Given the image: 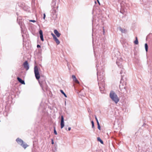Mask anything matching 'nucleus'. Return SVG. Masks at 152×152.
Wrapping results in <instances>:
<instances>
[{"label":"nucleus","mask_w":152,"mask_h":152,"mask_svg":"<svg viewBox=\"0 0 152 152\" xmlns=\"http://www.w3.org/2000/svg\"><path fill=\"white\" fill-rule=\"evenodd\" d=\"M34 72L35 77L37 79L39 80L40 78V75L39 72V69L38 67L35 66L34 67Z\"/></svg>","instance_id":"obj_2"},{"label":"nucleus","mask_w":152,"mask_h":152,"mask_svg":"<svg viewBox=\"0 0 152 152\" xmlns=\"http://www.w3.org/2000/svg\"><path fill=\"white\" fill-rule=\"evenodd\" d=\"M23 67L26 70L29 69V65L27 61H25L23 64Z\"/></svg>","instance_id":"obj_6"},{"label":"nucleus","mask_w":152,"mask_h":152,"mask_svg":"<svg viewBox=\"0 0 152 152\" xmlns=\"http://www.w3.org/2000/svg\"><path fill=\"white\" fill-rule=\"evenodd\" d=\"M95 119L96 121V122L97 123V124H99V121H98V120L97 119V118L95 116Z\"/></svg>","instance_id":"obj_22"},{"label":"nucleus","mask_w":152,"mask_h":152,"mask_svg":"<svg viewBox=\"0 0 152 152\" xmlns=\"http://www.w3.org/2000/svg\"><path fill=\"white\" fill-rule=\"evenodd\" d=\"M145 49L146 50V52H147L148 50V45L147 43H145Z\"/></svg>","instance_id":"obj_16"},{"label":"nucleus","mask_w":152,"mask_h":152,"mask_svg":"<svg viewBox=\"0 0 152 152\" xmlns=\"http://www.w3.org/2000/svg\"><path fill=\"white\" fill-rule=\"evenodd\" d=\"M134 43L135 44L137 45L138 44V41L137 38V37L135 38V40L134 42Z\"/></svg>","instance_id":"obj_14"},{"label":"nucleus","mask_w":152,"mask_h":152,"mask_svg":"<svg viewBox=\"0 0 152 152\" xmlns=\"http://www.w3.org/2000/svg\"><path fill=\"white\" fill-rule=\"evenodd\" d=\"M110 96L112 100L114 101L116 104L117 103L119 102V99L118 97L113 91H112L110 92Z\"/></svg>","instance_id":"obj_1"},{"label":"nucleus","mask_w":152,"mask_h":152,"mask_svg":"<svg viewBox=\"0 0 152 152\" xmlns=\"http://www.w3.org/2000/svg\"><path fill=\"white\" fill-rule=\"evenodd\" d=\"M97 75L98 76V81H99L100 80H101L102 79H101V77H99L100 76H99L98 72H97Z\"/></svg>","instance_id":"obj_18"},{"label":"nucleus","mask_w":152,"mask_h":152,"mask_svg":"<svg viewBox=\"0 0 152 152\" xmlns=\"http://www.w3.org/2000/svg\"><path fill=\"white\" fill-rule=\"evenodd\" d=\"M16 141L19 144H20L25 149L28 146L27 144L23 143V141L21 139L19 138H17L16 140Z\"/></svg>","instance_id":"obj_3"},{"label":"nucleus","mask_w":152,"mask_h":152,"mask_svg":"<svg viewBox=\"0 0 152 152\" xmlns=\"http://www.w3.org/2000/svg\"><path fill=\"white\" fill-rule=\"evenodd\" d=\"M117 64L118 65V66H119V65H118L117 63Z\"/></svg>","instance_id":"obj_34"},{"label":"nucleus","mask_w":152,"mask_h":152,"mask_svg":"<svg viewBox=\"0 0 152 152\" xmlns=\"http://www.w3.org/2000/svg\"><path fill=\"white\" fill-rule=\"evenodd\" d=\"M119 87L121 91H123L124 92L125 91L126 92V86H124V85L122 84L120 85Z\"/></svg>","instance_id":"obj_7"},{"label":"nucleus","mask_w":152,"mask_h":152,"mask_svg":"<svg viewBox=\"0 0 152 152\" xmlns=\"http://www.w3.org/2000/svg\"><path fill=\"white\" fill-rule=\"evenodd\" d=\"M91 124H92V127L93 128H94V124L93 121H91Z\"/></svg>","instance_id":"obj_21"},{"label":"nucleus","mask_w":152,"mask_h":152,"mask_svg":"<svg viewBox=\"0 0 152 152\" xmlns=\"http://www.w3.org/2000/svg\"><path fill=\"white\" fill-rule=\"evenodd\" d=\"M55 42H56V43L57 44V45L59 44L60 42L58 39L55 40Z\"/></svg>","instance_id":"obj_19"},{"label":"nucleus","mask_w":152,"mask_h":152,"mask_svg":"<svg viewBox=\"0 0 152 152\" xmlns=\"http://www.w3.org/2000/svg\"><path fill=\"white\" fill-rule=\"evenodd\" d=\"M82 91H81L80 92V93L81 92H82Z\"/></svg>","instance_id":"obj_33"},{"label":"nucleus","mask_w":152,"mask_h":152,"mask_svg":"<svg viewBox=\"0 0 152 152\" xmlns=\"http://www.w3.org/2000/svg\"><path fill=\"white\" fill-rule=\"evenodd\" d=\"M72 77L73 79V81H74L75 83H79L78 81L77 80L75 75H72Z\"/></svg>","instance_id":"obj_10"},{"label":"nucleus","mask_w":152,"mask_h":152,"mask_svg":"<svg viewBox=\"0 0 152 152\" xmlns=\"http://www.w3.org/2000/svg\"><path fill=\"white\" fill-rule=\"evenodd\" d=\"M97 125H98V128L99 129V130H100V124H97Z\"/></svg>","instance_id":"obj_23"},{"label":"nucleus","mask_w":152,"mask_h":152,"mask_svg":"<svg viewBox=\"0 0 152 152\" xmlns=\"http://www.w3.org/2000/svg\"><path fill=\"white\" fill-rule=\"evenodd\" d=\"M97 140L98 141H99L100 143L102 144L103 143V142L102 140L100 139V138L99 137H98L97 138Z\"/></svg>","instance_id":"obj_15"},{"label":"nucleus","mask_w":152,"mask_h":152,"mask_svg":"<svg viewBox=\"0 0 152 152\" xmlns=\"http://www.w3.org/2000/svg\"><path fill=\"white\" fill-rule=\"evenodd\" d=\"M54 32L55 34L57 37H59L60 36L61 34L58 32L57 31V30H55L54 31Z\"/></svg>","instance_id":"obj_11"},{"label":"nucleus","mask_w":152,"mask_h":152,"mask_svg":"<svg viewBox=\"0 0 152 152\" xmlns=\"http://www.w3.org/2000/svg\"><path fill=\"white\" fill-rule=\"evenodd\" d=\"M100 83V82H99L98 83L99 84Z\"/></svg>","instance_id":"obj_35"},{"label":"nucleus","mask_w":152,"mask_h":152,"mask_svg":"<svg viewBox=\"0 0 152 152\" xmlns=\"http://www.w3.org/2000/svg\"><path fill=\"white\" fill-rule=\"evenodd\" d=\"M71 128L70 127H69L68 128V129L69 131H70L71 130Z\"/></svg>","instance_id":"obj_29"},{"label":"nucleus","mask_w":152,"mask_h":152,"mask_svg":"<svg viewBox=\"0 0 152 152\" xmlns=\"http://www.w3.org/2000/svg\"><path fill=\"white\" fill-rule=\"evenodd\" d=\"M37 48H40V46L39 45H37Z\"/></svg>","instance_id":"obj_27"},{"label":"nucleus","mask_w":152,"mask_h":152,"mask_svg":"<svg viewBox=\"0 0 152 152\" xmlns=\"http://www.w3.org/2000/svg\"><path fill=\"white\" fill-rule=\"evenodd\" d=\"M119 29L122 33H125L127 32V31L125 29H123L121 27H119Z\"/></svg>","instance_id":"obj_13"},{"label":"nucleus","mask_w":152,"mask_h":152,"mask_svg":"<svg viewBox=\"0 0 152 152\" xmlns=\"http://www.w3.org/2000/svg\"><path fill=\"white\" fill-rule=\"evenodd\" d=\"M39 33L40 35V38L41 40L42 41H44V39L43 37V32L42 30H40L39 31Z\"/></svg>","instance_id":"obj_8"},{"label":"nucleus","mask_w":152,"mask_h":152,"mask_svg":"<svg viewBox=\"0 0 152 152\" xmlns=\"http://www.w3.org/2000/svg\"><path fill=\"white\" fill-rule=\"evenodd\" d=\"M97 1H98V3L99 4H100V3H99V1H98V0H97Z\"/></svg>","instance_id":"obj_32"},{"label":"nucleus","mask_w":152,"mask_h":152,"mask_svg":"<svg viewBox=\"0 0 152 152\" xmlns=\"http://www.w3.org/2000/svg\"><path fill=\"white\" fill-rule=\"evenodd\" d=\"M45 14H44V16H43V19H45Z\"/></svg>","instance_id":"obj_28"},{"label":"nucleus","mask_w":152,"mask_h":152,"mask_svg":"<svg viewBox=\"0 0 152 152\" xmlns=\"http://www.w3.org/2000/svg\"><path fill=\"white\" fill-rule=\"evenodd\" d=\"M122 72H123V70L122 69L121 71V72H120V74H122Z\"/></svg>","instance_id":"obj_30"},{"label":"nucleus","mask_w":152,"mask_h":152,"mask_svg":"<svg viewBox=\"0 0 152 152\" xmlns=\"http://www.w3.org/2000/svg\"><path fill=\"white\" fill-rule=\"evenodd\" d=\"M51 34L52 36L53 37V38H54V37H55L56 36L53 33H52Z\"/></svg>","instance_id":"obj_25"},{"label":"nucleus","mask_w":152,"mask_h":152,"mask_svg":"<svg viewBox=\"0 0 152 152\" xmlns=\"http://www.w3.org/2000/svg\"><path fill=\"white\" fill-rule=\"evenodd\" d=\"M60 91L61 92L62 94L63 95H64V96L65 97H67V96H66V94L64 93V92L62 90H60Z\"/></svg>","instance_id":"obj_17"},{"label":"nucleus","mask_w":152,"mask_h":152,"mask_svg":"<svg viewBox=\"0 0 152 152\" xmlns=\"http://www.w3.org/2000/svg\"><path fill=\"white\" fill-rule=\"evenodd\" d=\"M17 80H18V81L21 83L22 84H25V83L24 80H22L20 78L18 77L17 78Z\"/></svg>","instance_id":"obj_12"},{"label":"nucleus","mask_w":152,"mask_h":152,"mask_svg":"<svg viewBox=\"0 0 152 152\" xmlns=\"http://www.w3.org/2000/svg\"><path fill=\"white\" fill-rule=\"evenodd\" d=\"M53 38L55 40L57 39L56 36L55 37Z\"/></svg>","instance_id":"obj_26"},{"label":"nucleus","mask_w":152,"mask_h":152,"mask_svg":"<svg viewBox=\"0 0 152 152\" xmlns=\"http://www.w3.org/2000/svg\"><path fill=\"white\" fill-rule=\"evenodd\" d=\"M56 4V0H53L51 4V5L53 8H55L56 7H58V6H57L56 7H55V5Z\"/></svg>","instance_id":"obj_9"},{"label":"nucleus","mask_w":152,"mask_h":152,"mask_svg":"<svg viewBox=\"0 0 152 152\" xmlns=\"http://www.w3.org/2000/svg\"><path fill=\"white\" fill-rule=\"evenodd\" d=\"M61 129H62L64 126V118L63 115L61 116Z\"/></svg>","instance_id":"obj_5"},{"label":"nucleus","mask_w":152,"mask_h":152,"mask_svg":"<svg viewBox=\"0 0 152 152\" xmlns=\"http://www.w3.org/2000/svg\"><path fill=\"white\" fill-rule=\"evenodd\" d=\"M52 144H54V142H53V140H52Z\"/></svg>","instance_id":"obj_31"},{"label":"nucleus","mask_w":152,"mask_h":152,"mask_svg":"<svg viewBox=\"0 0 152 152\" xmlns=\"http://www.w3.org/2000/svg\"><path fill=\"white\" fill-rule=\"evenodd\" d=\"M39 82L43 90L47 89V87L46 85V83L45 81L42 82L40 81H39Z\"/></svg>","instance_id":"obj_4"},{"label":"nucleus","mask_w":152,"mask_h":152,"mask_svg":"<svg viewBox=\"0 0 152 152\" xmlns=\"http://www.w3.org/2000/svg\"><path fill=\"white\" fill-rule=\"evenodd\" d=\"M54 133L56 135H57V133L56 131L55 127H54Z\"/></svg>","instance_id":"obj_20"},{"label":"nucleus","mask_w":152,"mask_h":152,"mask_svg":"<svg viewBox=\"0 0 152 152\" xmlns=\"http://www.w3.org/2000/svg\"><path fill=\"white\" fill-rule=\"evenodd\" d=\"M29 21L30 22H34V23L36 22V21L35 20H29Z\"/></svg>","instance_id":"obj_24"}]
</instances>
